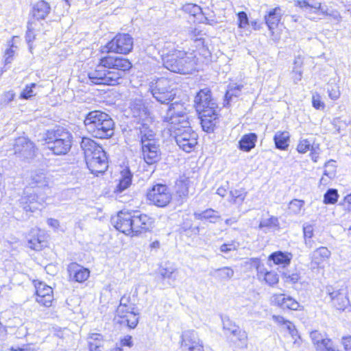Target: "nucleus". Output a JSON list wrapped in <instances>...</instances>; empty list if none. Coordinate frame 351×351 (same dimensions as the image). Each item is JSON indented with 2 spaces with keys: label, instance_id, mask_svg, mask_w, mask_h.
I'll list each match as a JSON object with an SVG mask.
<instances>
[{
  "label": "nucleus",
  "instance_id": "obj_1",
  "mask_svg": "<svg viewBox=\"0 0 351 351\" xmlns=\"http://www.w3.org/2000/svg\"><path fill=\"white\" fill-rule=\"evenodd\" d=\"M132 66L128 58L106 56L101 58L96 67L88 73V80L93 84L115 86L121 84Z\"/></svg>",
  "mask_w": 351,
  "mask_h": 351
},
{
  "label": "nucleus",
  "instance_id": "obj_2",
  "mask_svg": "<svg viewBox=\"0 0 351 351\" xmlns=\"http://www.w3.org/2000/svg\"><path fill=\"white\" fill-rule=\"evenodd\" d=\"M162 119L169 123L171 136L180 149L186 153L191 152L197 144L198 135L191 127L187 114L171 104Z\"/></svg>",
  "mask_w": 351,
  "mask_h": 351
},
{
  "label": "nucleus",
  "instance_id": "obj_3",
  "mask_svg": "<svg viewBox=\"0 0 351 351\" xmlns=\"http://www.w3.org/2000/svg\"><path fill=\"white\" fill-rule=\"evenodd\" d=\"M114 228L126 235L137 236L150 231L154 219L138 210H121L112 219Z\"/></svg>",
  "mask_w": 351,
  "mask_h": 351
},
{
  "label": "nucleus",
  "instance_id": "obj_4",
  "mask_svg": "<svg viewBox=\"0 0 351 351\" xmlns=\"http://www.w3.org/2000/svg\"><path fill=\"white\" fill-rule=\"evenodd\" d=\"M84 123L86 131L95 138L108 139L114 135V122L108 114L103 111L88 112Z\"/></svg>",
  "mask_w": 351,
  "mask_h": 351
},
{
  "label": "nucleus",
  "instance_id": "obj_5",
  "mask_svg": "<svg viewBox=\"0 0 351 351\" xmlns=\"http://www.w3.org/2000/svg\"><path fill=\"white\" fill-rule=\"evenodd\" d=\"M162 60L165 68L173 73L186 75L195 70V56L184 51L174 49L163 54Z\"/></svg>",
  "mask_w": 351,
  "mask_h": 351
},
{
  "label": "nucleus",
  "instance_id": "obj_6",
  "mask_svg": "<svg viewBox=\"0 0 351 351\" xmlns=\"http://www.w3.org/2000/svg\"><path fill=\"white\" fill-rule=\"evenodd\" d=\"M73 134L67 129L60 126L48 130L45 134L47 146L54 155L67 154L73 145Z\"/></svg>",
  "mask_w": 351,
  "mask_h": 351
},
{
  "label": "nucleus",
  "instance_id": "obj_7",
  "mask_svg": "<svg viewBox=\"0 0 351 351\" xmlns=\"http://www.w3.org/2000/svg\"><path fill=\"white\" fill-rule=\"evenodd\" d=\"M149 90L153 97L160 104H168L176 95V85L173 80L167 77L153 79L149 84Z\"/></svg>",
  "mask_w": 351,
  "mask_h": 351
},
{
  "label": "nucleus",
  "instance_id": "obj_8",
  "mask_svg": "<svg viewBox=\"0 0 351 351\" xmlns=\"http://www.w3.org/2000/svg\"><path fill=\"white\" fill-rule=\"evenodd\" d=\"M134 47V39L128 33H119L103 48V51L121 54L130 53Z\"/></svg>",
  "mask_w": 351,
  "mask_h": 351
},
{
  "label": "nucleus",
  "instance_id": "obj_9",
  "mask_svg": "<svg viewBox=\"0 0 351 351\" xmlns=\"http://www.w3.org/2000/svg\"><path fill=\"white\" fill-rule=\"evenodd\" d=\"M147 198L150 204L160 208H165L172 199L170 188L165 184L156 183L147 192Z\"/></svg>",
  "mask_w": 351,
  "mask_h": 351
},
{
  "label": "nucleus",
  "instance_id": "obj_10",
  "mask_svg": "<svg viewBox=\"0 0 351 351\" xmlns=\"http://www.w3.org/2000/svg\"><path fill=\"white\" fill-rule=\"evenodd\" d=\"M45 199V195H39L38 191L36 189L27 187L19 200V205L25 212L33 213L36 210H41L43 207Z\"/></svg>",
  "mask_w": 351,
  "mask_h": 351
},
{
  "label": "nucleus",
  "instance_id": "obj_11",
  "mask_svg": "<svg viewBox=\"0 0 351 351\" xmlns=\"http://www.w3.org/2000/svg\"><path fill=\"white\" fill-rule=\"evenodd\" d=\"M13 149L14 154L20 159L29 160L35 156L36 148L28 138L21 136L15 140Z\"/></svg>",
  "mask_w": 351,
  "mask_h": 351
},
{
  "label": "nucleus",
  "instance_id": "obj_12",
  "mask_svg": "<svg viewBox=\"0 0 351 351\" xmlns=\"http://www.w3.org/2000/svg\"><path fill=\"white\" fill-rule=\"evenodd\" d=\"M195 107L197 113L207 110H217L218 106L212 97L209 88L201 89L195 97Z\"/></svg>",
  "mask_w": 351,
  "mask_h": 351
},
{
  "label": "nucleus",
  "instance_id": "obj_13",
  "mask_svg": "<svg viewBox=\"0 0 351 351\" xmlns=\"http://www.w3.org/2000/svg\"><path fill=\"white\" fill-rule=\"evenodd\" d=\"M95 154L86 160V165L93 174L104 173L108 167V160L106 152L104 149Z\"/></svg>",
  "mask_w": 351,
  "mask_h": 351
},
{
  "label": "nucleus",
  "instance_id": "obj_14",
  "mask_svg": "<svg viewBox=\"0 0 351 351\" xmlns=\"http://www.w3.org/2000/svg\"><path fill=\"white\" fill-rule=\"evenodd\" d=\"M327 294L329 295L332 305L337 310L344 311L350 304L347 297V290L344 288L335 289L332 287L326 288Z\"/></svg>",
  "mask_w": 351,
  "mask_h": 351
},
{
  "label": "nucleus",
  "instance_id": "obj_15",
  "mask_svg": "<svg viewBox=\"0 0 351 351\" xmlns=\"http://www.w3.org/2000/svg\"><path fill=\"white\" fill-rule=\"evenodd\" d=\"M141 145L143 158L147 165H154L160 160L161 150L158 141Z\"/></svg>",
  "mask_w": 351,
  "mask_h": 351
},
{
  "label": "nucleus",
  "instance_id": "obj_16",
  "mask_svg": "<svg viewBox=\"0 0 351 351\" xmlns=\"http://www.w3.org/2000/svg\"><path fill=\"white\" fill-rule=\"evenodd\" d=\"M182 348L189 351H204V346L195 330H186L182 336Z\"/></svg>",
  "mask_w": 351,
  "mask_h": 351
},
{
  "label": "nucleus",
  "instance_id": "obj_17",
  "mask_svg": "<svg viewBox=\"0 0 351 351\" xmlns=\"http://www.w3.org/2000/svg\"><path fill=\"white\" fill-rule=\"evenodd\" d=\"M198 114L202 130L207 133L213 132L219 119L217 110H207Z\"/></svg>",
  "mask_w": 351,
  "mask_h": 351
},
{
  "label": "nucleus",
  "instance_id": "obj_18",
  "mask_svg": "<svg viewBox=\"0 0 351 351\" xmlns=\"http://www.w3.org/2000/svg\"><path fill=\"white\" fill-rule=\"evenodd\" d=\"M129 109L131 115L139 121H145L150 114L145 101L142 98H135L131 100Z\"/></svg>",
  "mask_w": 351,
  "mask_h": 351
},
{
  "label": "nucleus",
  "instance_id": "obj_19",
  "mask_svg": "<svg viewBox=\"0 0 351 351\" xmlns=\"http://www.w3.org/2000/svg\"><path fill=\"white\" fill-rule=\"evenodd\" d=\"M67 271L70 280L82 283L90 276V270L77 263H71L68 265Z\"/></svg>",
  "mask_w": 351,
  "mask_h": 351
},
{
  "label": "nucleus",
  "instance_id": "obj_20",
  "mask_svg": "<svg viewBox=\"0 0 351 351\" xmlns=\"http://www.w3.org/2000/svg\"><path fill=\"white\" fill-rule=\"evenodd\" d=\"M36 301L45 306H49L53 300V289L43 282L35 284Z\"/></svg>",
  "mask_w": 351,
  "mask_h": 351
},
{
  "label": "nucleus",
  "instance_id": "obj_21",
  "mask_svg": "<svg viewBox=\"0 0 351 351\" xmlns=\"http://www.w3.org/2000/svg\"><path fill=\"white\" fill-rule=\"evenodd\" d=\"M310 336L313 343L316 345L317 351H341L334 347L330 339L326 338V335L317 330L312 331Z\"/></svg>",
  "mask_w": 351,
  "mask_h": 351
},
{
  "label": "nucleus",
  "instance_id": "obj_22",
  "mask_svg": "<svg viewBox=\"0 0 351 351\" xmlns=\"http://www.w3.org/2000/svg\"><path fill=\"white\" fill-rule=\"evenodd\" d=\"M228 338L236 348L244 349L247 347V335L239 326L234 328L228 334Z\"/></svg>",
  "mask_w": 351,
  "mask_h": 351
},
{
  "label": "nucleus",
  "instance_id": "obj_23",
  "mask_svg": "<svg viewBox=\"0 0 351 351\" xmlns=\"http://www.w3.org/2000/svg\"><path fill=\"white\" fill-rule=\"evenodd\" d=\"M257 276L258 279L263 280L269 286H274L278 282L279 277L278 274L274 271H267L263 264L257 259L256 264Z\"/></svg>",
  "mask_w": 351,
  "mask_h": 351
},
{
  "label": "nucleus",
  "instance_id": "obj_24",
  "mask_svg": "<svg viewBox=\"0 0 351 351\" xmlns=\"http://www.w3.org/2000/svg\"><path fill=\"white\" fill-rule=\"evenodd\" d=\"M293 258V254L286 251H276L268 256V261L272 262L275 265L280 266L282 268L288 267Z\"/></svg>",
  "mask_w": 351,
  "mask_h": 351
},
{
  "label": "nucleus",
  "instance_id": "obj_25",
  "mask_svg": "<svg viewBox=\"0 0 351 351\" xmlns=\"http://www.w3.org/2000/svg\"><path fill=\"white\" fill-rule=\"evenodd\" d=\"M274 303L283 309H289L298 311L302 309L300 304L291 296H287L285 294H279L274 296Z\"/></svg>",
  "mask_w": 351,
  "mask_h": 351
},
{
  "label": "nucleus",
  "instance_id": "obj_26",
  "mask_svg": "<svg viewBox=\"0 0 351 351\" xmlns=\"http://www.w3.org/2000/svg\"><path fill=\"white\" fill-rule=\"evenodd\" d=\"M178 269L176 265L169 261L160 265L158 268V274L162 280H168L170 285L176 280Z\"/></svg>",
  "mask_w": 351,
  "mask_h": 351
},
{
  "label": "nucleus",
  "instance_id": "obj_27",
  "mask_svg": "<svg viewBox=\"0 0 351 351\" xmlns=\"http://www.w3.org/2000/svg\"><path fill=\"white\" fill-rule=\"evenodd\" d=\"M32 16L37 21L44 20L51 12L50 4L45 0H39L32 8Z\"/></svg>",
  "mask_w": 351,
  "mask_h": 351
},
{
  "label": "nucleus",
  "instance_id": "obj_28",
  "mask_svg": "<svg viewBox=\"0 0 351 351\" xmlns=\"http://www.w3.org/2000/svg\"><path fill=\"white\" fill-rule=\"evenodd\" d=\"M80 147L84 152L85 160H86L101 150L103 147L94 140L88 137H82L80 141Z\"/></svg>",
  "mask_w": 351,
  "mask_h": 351
},
{
  "label": "nucleus",
  "instance_id": "obj_29",
  "mask_svg": "<svg viewBox=\"0 0 351 351\" xmlns=\"http://www.w3.org/2000/svg\"><path fill=\"white\" fill-rule=\"evenodd\" d=\"M132 177L133 175L130 169H125L121 171L119 183L114 190V193L116 194L117 197H121L120 195L130 187L132 184Z\"/></svg>",
  "mask_w": 351,
  "mask_h": 351
},
{
  "label": "nucleus",
  "instance_id": "obj_30",
  "mask_svg": "<svg viewBox=\"0 0 351 351\" xmlns=\"http://www.w3.org/2000/svg\"><path fill=\"white\" fill-rule=\"evenodd\" d=\"M290 137L288 131H277L273 137L275 148L281 151H287L289 147Z\"/></svg>",
  "mask_w": 351,
  "mask_h": 351
},
{
  "label": "nucleus",
  "instance_id": "obj_31",
  "mask_svg": "<svg viewBox=\"0 0 351 351\" xmlns=\"http://www.w3.org/2000/svg\"><path fill=\"white\" fill-rule=\"evenodd\" d=\"M331 256V252L324 246H321L315 249L311 254V263L319 266L322 263L327 261Z\"/></svg>",
  "mask_w": 351,
  "mask_h": 351
},
{
  "label": "nucleus",
  "instance_id": "obj_32",
  "mask_svg": "<svg viewBox=\"0 0 351 351\" xmlns=\"http://www.w3.org/2000/svg\"><path fill=\"white\" fill-rule=\"evenodd\" d=\"M281 16V9L279 7L270 10L265 16L266 25L271 32L278 27Z\"/></svg>",
  "mask_w": 351,
  "mask_h": 351
},
{
  "label": "nucleus",
  "instance_id": "obj_33",
  "mask_svg": "<svg viewBox=\"0 0 351 351\" xmlns=\"http://www.w3.org/2000/svg\"><path fill=\"white\" fill-rule=\"evenodd\" d=\"M258 136L256 133H248L244 134L239 141L238 148L245 152H250L256 146Z\"/></svg>",
  "mask_w": 351,
  "mask_h": 351
},
{
  "label": "nucleus",
  "instance_id": "obj_34",
  "mask_svg": "<svg viewBox=\"0 0 351 351\" xmlns=\"http://www.w3.org/2000/svg\"><path fill=\"white\" fill-rule=\"evenodd\" d=\"M194 217L196 219L200 221H208L210 223H216L221 217L218 211L208 208L200 213H194Z\"/></svg>",
  "mask_w": 351,
  "mask_h": 351
},
{
  "label": "nucleus",
  "instance_id": "obj_35",
  "mask_svg": "<svg viewBox=\"0 0 351 351\" xmlns=\"http://www.w3.org/2000/svg\"><path fill=\"white\" fill-rule=\"evenodd\" d=\"M234 271L230 267L215 269L210 272V275L221 282L228 281L234 276Z\"/></svg>",
  "mask_w": 351,
  "mask_h": 351
},
{
  "label": "nucleus",
  "instance_id": "obj_36",
  "mask_svg": "<svg viewBox=\"0 0 351 351\" xmlns=\"http://www.w3.org/2000/svg\"><path fill=\"white\" fill-rule=\"evenodd\" d=\"M243 85H237L235 86H230L224 95L223 106L228 107L234 98L238 97L241 95Z\"/></svg>",
  "mask_w": 351,
  "mask_h": 351
},
{
  "label": "nucleus",
  "instance_id": "obj_37",
  "mask_svg": "<svg viewBox=\"0 0 351 351\" xmlns=\"http://www.w3.org/2000/svg\"><path fill=\"white\" fill-rule=\"evenodd\" d=\"M30 185L31 186L29 188L38 191V189L45 188L48 186V181L44 173H36L32 176Z\"/></svg>",
  "mask_w": 351,
  "mask_h": 351
},
{
  "label": "nucleus",
  "instance_id": "obj_38",
  "mask_svg": "<svg viewBox=\"0 0 351 351\" xmlns=\"http://www.w3.org/2000/svg\"><path fill=\"white\" fill-rule=\"evenodd\" d=\"M189 180L185 178L179 180L176 182V194L181 199L182 204L188 197L189 195Z\"/></svg>",
  "mask_w": 351,
  "mask_h": 351
},
{
  "label": "nucleus",
  "instance_id": "obj_39",
  "mask_svg": "<svg viewBox=\"0 0 351 351\" xmlns=\"http://www.w3.org/2000/svg\"><path fill=\"white\" fill-rule=\"evenodd\" d=\"M138 313L135 312V310L130 311V313L128 314L122 319H117V323L121 325H125L130 328H134L138 323Z\"/></svg>",
  "mask_w": 351,
  "mask_h": 351
},
{
  "label": "nucleus",
  "instance_id": "obj_40",
  "mask_svg": "<svg viewBox=\"0 0 351 351\" xmlns=\"http://www.w3.org/2000/svg\"><path fill=\"white\" fill-rule=\"evenodd\" d=\"M315 146H316V145H315V141L313 138H301L299 140L296 149L300 154H305L308 151H311Z\"/></svg>",
  "mask_w": 351,
  "mask_h": 351
},
{
  "label": "nucleus",
  "instance_id": "obj_41",
  "mask_svg": "<svg viewBox=\"0 0 351 351\" xmlns=\"http://www.w3.org/2000/svg\"><path fill=\"white\" fill-rule=\"evenodd\" d=\"M141 145L147 143L157 142L155 138V133L152 130L145 127V124H143V128L141 129Z\"/></svg>",
  "mask_w": 351,
  "mask_h": 351
},
{
  "label": "nucleus",
  "instance_id": "obj_42",
  "mask_svg": "<svg viewBox=\"0 0 351 351\" xmlns=\"http://www.w3.org/2000/svg\"><path fill=\"white\" fill-rule=\"evenodd\" d=\"M259 228L275 229L280 228V223L277 217L271 216L267 219H263L259 223Z\"/></svg>",
  "mask_w": 351,
  "mask_h": 351
},
{
  "label": "nucleus",
  "instance_id": "obj_43",
  "mask_svg": "<svg viewBox=\"0 0 351 351\" xmlns=\"http://www.w3.org/2000/svg\"><path fill=\"white\" fill-rule=\"evenodd\" d=\"M339 195L336 189H328L324 195L323 202L325 204H335Z\"/></svg>",
  "mask_w": 351,
  "mask_h": 351
},
{
  "label": "nucleus",
  "instance_id": "obj_44",
  "mask_svg": "<svg viewBox=\"0 0 351 351\" xmlns=\"http://www.w3.org/2000/svg\"><path fill=\"white\" fill-rule=\"evenodd\" d=\"M45 246H47V242L43 237L38 236L28 240V247L34 250L40 251Z\"/></svg>",
  "mask_w": 351,
  "mask_h": 351
},
{
  "label": "nucleus",
  "instance_id": "obj_45",
  "mask_svg": "<svg viewBox=\"0 0 351 351\" xmlns=\"http://www.w3.org/2000/svg\"><path fill=\"white\" fill-rule=\"evenodd\" d=\"M304 206V201L294 199L291 200L288 206L289 213L294 215H298L301 213L302 209Z\"/></svg>",
  "mask_w": 351,
  "mask_h": 351
},
{
  "label": "nucleus",
  "instance_id": "obj_46",
  "mask_svg": "<svg viewBox=\"0 0 351 351\" xmlns=\"http://www.w3.org/2000/svg\"><path fill=\"white\" fill-rule=\"evenodd\" d=\"M327 92L328 93V97L332 100H337L339 98L341 95L340 88L339 86L335 83V82H329L327 84Z\"/></svg>",
  "mask_w": 351,
  "mask_h": 351
},
{
  "label": "nucleus",
  "instance_id": "obj_47",
  "mask_svg": "<svg viewBox=\"0 0 351 351\" xmlns=\"http://www.w3.org/2000/svg\"><path fill=\"white\" fill-rule=\"evenodd\" d=\"M213 12H210L208 8L202 9V12L197 16V22L200 23H205L208 25H213L215 23L213 16H210Z\"/></svg>",
  "mask_w": 351,
  "mask_h": 351
},
{
  "label": "nucleus",
  "instance_id": "obj_48",
  "mask_svg": "<svg viewBox=\"0 0 351 351\" xmlns=\"http://www.w3.org/2000/svg\"><path fill=\"white\" fill-rule=\"evenodd\" d=\"M183 10L186 13L194 16L197 21V16L202 12V8L197 4L187 3L183 6Z\"/></svg>",
  "mask_w": 351,
  "mask_h": 351
},
{
  "label": "nucleus",
  "instance_id": "obj_49",
  "mask_svg": "<svg viewBox=\"0 0 351 351\" xmlns=\"http://www.w3.org/2000/svg\"><path fill=\"white\" fill-rule=\"evenodd\" d=\"M37 84L36 83H31L27 84L20 94L19 98L21 99L27 100L36 95L34 88H36Z\"/></svg>",
  "mask_w": 351,
  "mask_h": 351
},
{
  "label": "nucleus",
  "instance_id": "obj_50",
  "mask_svg": "<svg viewBox=\"0 0 351 351\" xmlns=\"http://www.w3.org/2000/svg\"><path fill=\"white\" fill-rule=\"evenodd\" d=\"M335 162H336L334 160H329L324 165V167L326 168V169L324 171V176H327L328 179H332L335 176Z\"/></svg>",
  "mask_w": 351,
  "mask_h": 351
},
{
  "label": "nucleus",
  "instance_id": "obj_51",
  "mask_svg": "<svg viewBox=\"0 0 351 351\" xmlns=\"http://www.w3.org/2000/svg\"><path fill=\"white\" fill-rule=\"evenodd\" d=\"M294 5L305 10H311V9L319 10L321 7L319 3L311 4L307 0H297L294 1Z\"/></svg>",
  "mask_w": 351,
  "mask_h": 351
},
{
  "label": "nucleus",
  "instance_id": "obj_52",
  "mask_svg": "<svg viewBox=\"0 0 351 351\" xmlns=\"http://www.w3.org/2000/svg\"><path fill=\"white\" fill-rule=\"evenodd\" d=\"M136 305L123 306V308L121 309V311L123 312H119V306H118L116 310V315L114 317V320L117 322V319H122L128 314L130 313V311H134Z\"/></svg>",
  "mask_w": 351,
  "mask_h": 351
},
{
  "label": "nucleus",
  "instance_id": "obj_53",
  "mask_svg": "<svg viewBox=\"0 0 351 351\" xmlns=\"http://www.w3.org/2000/svg\"><path fill=\"white\" fill-rule=\"evenodd\" d=\"M239 245V243L234 241H231L228 243H225L222 244L219 247V250L222 253L227 254L231 251L237 250Z\"/></svg>",
  "mask_w": 351,
  "mask_h": 351
},
{
  "label": "nucleus",
  "instance_id": "obj_54",
  "mask_svg": "<svg viewBox=\"0 0 351 351\" xmlns=\"http://www.w3.org/2000/svg\"><path fill=\"white\" fill-rule=\"evenodd\" d=\"M230 196L234 203L239 204L245 199L246 193L241 190H234L230 191Z\"/></svg>",
  "mask_w": 351,
  "mask_h": 351
},
{
  "label": "nucleus",
  "instance_id": "obj_55",
  "mask_svg": "<svg viewBox=\"0 0 351 351\" xmlns=\"http://www.w3.org/2000/svg\"><path fill=\"white\" fill-rule=\"evenodd\" d=\"M222 324H223V329L225 332V334L228 335V334L234 329V328L237 327V325L235 324L228 317H223L221 318Z\"/></svg>",
  "mask_w": 351,
  "mask_h": 351
},
{
  "label": "nucleus",
  "instance_id": "obj_56",
  "mask_svg": "<svg viewBox=\"0 0 351 351\" xmlns=\"http://www.w3.org/2000/svg\"><path fill=\"white\" fill-rule=\"evenodd\" d=\"M15 97V93L13 90H8L7 92H5L1 99L0 104L2 106H7L12 101L14 100Z\"/></svg>",
  "mask_w": 351,
  "mask_h": 351
},
{
  "label": "nucleus",
  "instance_id": "obj_57",
  "mask_svg": "<svg viewBox=\"0 0 351 351\" xmlns=\"http://www.w3.org/2000/svg\"><path fill=\"white\" fill-rule=\"evenodd\" d=\"M238 17V26L239 28L244 29L249 24V20L247 14L243 12H239L237 14Z\"/></svg>",
  "mask_w": 351,
  "mask_h": 351
},
{
  "label": "nucleus",
  "instance_id": "obj_58",
  "mask_svg": "<svg viewBox=\"0 0 351 351\" xmlns=\"http://www.w3.org/2000/svg\"><path fill=\"white\" fill-rule=\"evenodd\" d=\"M312 106L317 110H324L325 108V104L321 100V97L319 95H315L313 96Z\"/></svg>",
  "mask_w": 351,
  "mask_h": 351
},
{
  "label": "nucleus",
  "instance_id": "obj_59",
  "mask_svg": "<svg viewBox=\"0 0 351 351\" xmlns=\"http://www.w3.org/2000/svg\"><path fill=\"white\" fill-rule=\"evenodd\" d=\"M9 46L10 47L7 49L5 52V62L6 64L11 62L12 57L14 54V50L13 49L14 46L12 40L9 43Z\"/></svg>",
  "mask_w": 351,
  "mask_h": 351
},
{
  "label": "nucleus",
  "instance_id": "obj_60",
  "mask_svg": "<svg viewBox=\"0 0 351 351\" xmlns=\"http://www.w3.org/2000/svg\"><path fill=\"white\" fill-rule=\"evenodd\" d=\"M303 233L304 239H311L313 237V227L311 224L304 223L303 225Z\"/></svg>",
  "mask_w": 351,
  "mask_h": 351
},
{
  "label": "nucleus",
  "instance_id": "obj_61",
  "mask_svg": "<svg viewBox=\"0 0 351 351\" xmlns=\"http://www.w3.org/2000/svg\"><path fill=\"white\" fill-rule=\"evenodd\" d=\"M283 278L285 279V282L295 284L298 282L300 275L298 273H293L291 274L285 273L283 274Z\"/></svg>",
  "mask_w": 351,
  "mask_h": 351
},
{
  "label": "nucleus",
  "instance_id": "obj_62",
  "mask_svg": "<svg viewBox=\"0 0 351 351\" xmlns=\"http://www.w3.org/2000/svg\"><path fill=\"white\" fill-rule=\"evenodd\" d=\"M135 305L134 303L131 302V298L130 296L128 295H124L120 300L119 303V312H122L121 309L123 308V306H133Z\"/></svg>",
  "mask_w": 351,
  "mask_h": 351
},
{
  "label": "nucleus",
  "instance_id": "obj_63",
  "mask_svg": "<svg viewBox=\"0 0 351 351\" xmlns=\"http://www.w3.org/2000/svg\"><path fill=\"white\" fill-rule=\"evenodd\" d=\"M35 39V35L32 29V23L28 21L27 30L25 34V40L28 44H30Z\"/></svg>",
  "mask_w": 351,
  "mask_h": 351
},
{
  "label": "nucleus",
  "instance_id": "obj_64",
  "mask_svg": "<svg viewBox=\"0 0 351 351\" xmlns=\"http://www.w3.org/2000/svg\"><path fill=\"white\" fill-rule=\"evenodd\" d=\"M341 343L343 346L345 351H351V336L343 337L341 339Z\"/></svg>",
  "mask_w": 351,
  "mask_h": 351
}]
</instances>
